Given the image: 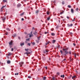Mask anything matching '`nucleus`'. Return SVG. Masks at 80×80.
Instances as JSON below:
<instances>
[{"label": "nucleus", "mask_w": 80, "mask_h": 80, "mask_svg": "<svg viewBox=\"0 0 80 80\" xmlns=\"http://www.w3.org/2000/svg\"><path fill=\"white\" fill-rule=\"evenodd\" d=\"M1 18L2 19V20L3 21V23L5 22V20H6V17H1Z\"/></svg>", "instance_id": "1"}, {"label": "nucleus", "mask_w": 80, "mask_h": 80, "mask_svg": "<svg viewBox=\"0 0 80 80\" xmlns=\"http://www.w3.org/2000/svg\"><path fill=\"white\" fill-rule=\"evenodd\" d=\"M23 64V62H20L19 63V65H20V67H22V65Z\"/></svg>", "instance_id": "2"}, {"label": "nucleus", "mask_w": 80, "mask_h": 80, "mask_svg": "<svg viewBox=\"0 0 80 80\" xmlns=\"http://www.w3.org/2000/svg\"><path fill=\"white\" fill-rule=\"evenodd\" d=\"M68 27H72L73 26V24H68Z\"/></svg>", "instance_id": "3"}, {"label": "nucleus", "mask_w": 80, "mask_h": 80, "mask_svg": "<svg viewBox=\"0 0 80 80\" xmlns=\"http://www.w3.org/2000/svg\"><path fill=\"white\" fill-rule=\"evenodd\" d=\"M9 45H12L13 44V42L12 41H11L10 42H9Z\"/></svg>", "instance_id": "4"}, {"label": "nucleus", "mask_w": 80, "mask_h": 80, "mask_svg": "<svg viewBox=\"0 0 80 80\" xmlns=\"http://www.w3.org/2000/svg\"><path fill=\"white\" fill-rule=\"evenodd\" d=\"M24 53H25V54H27V55H28L29 54H30L31 53H30V52H25Z\"/></svg>", "instance_id": "5"}, {"label": "nucleus", "mask_w": 80, "mask_h": 80, "mask_svg": "<svg viewBox=\"0 0 80 80\" xmlns=\"http://www.w3.org/2000/svg\"><path fill=\"white\" fill-rule=\"evenodd\" d=\"M65 55H66L67 54V53H68V52L66 50L65 51Z\"/></svg>", "instance_id": "6"}, {"label": "nucleus", "mask_w": 80, "mask_h": 80, "mask_svg": "<svg viewBox=\"0 0 80 80\" xmlns=\"http://www.w3.org/2000/svg\"><path fill=\"white\" fill-rule=\"evenodd\" d=\"M12 55V53L11 52H9L8 53V56H10V55Z\"/></svg>", "instance_id": "7"}, {"label": "nucleus", "mask_w": 80, "mask_h": 80, "mask_svg": "<svg viewBox=\"0 0 80 80\" xmlns=\"http://www.w3.org/2000/svg\"><path fill=\"white\" fill-rule=\"evenodd\" d=\"M11 62L10 61V60H8L7 61V63H8V64H9V63H10Z\"/></svg>", "instance_id": "8"}, {"label": "nucleus", "mask_w": 80, "mask_h": 80, "mask_svg": "<svg viewBox=\"0 0 80 80\" xmlns=\"http://www.w3.org/2000/svg\"><path fill=\"white\" fill-rule=\"evenodd\" d=\"M72 22H74L75 20V18H73V19H72Z\"/></svg>", "instance_id": "9"}, {"label": "nucleus", "mask_w": 80, "mask_h": 80, "mask_svg": "<svg viewBox=\"0 0 80 80\" xmlns=\"http://www.w3.org/2000/svg\"><path fill=\"white\" fill-rule=\"evenodd\" d=\"M61 77L63 78H64V77H65V75H61Z\"/></svg>", "instance_id": "10"}, {"label": "nucleus", "mask_w": 80, "mask_h": 80, "mask_svg": "<svg viewBox=\"0 0 80 80\" xmlns=\"http://www.w3.org/2000/svg\"><path fill=\"white\" fill-rule=\"evenodd\" d=\"M20 6H21V4H18L17 5L18 7H20Z\"/></svg>", "instance_id": "11"}, {"label": "nucleus", "mask_w": 80, "mask_h": 80, "mask_svg": "<svg viewBox=\"0 0 80 80\" xmlns=\"http://www.w3.org/2000/svg\"><path fill=\"white\" fill-rule=\"evenodd\" d=\"M6 29L8 31H10V29L8 28H7Z\"/></svg>", "instance_id": "12"}, {"label": "nucleus", "mask_w": 80, "mask_h": 80, "mask_svg": "<svg viewBox=\"0 0 80 80\" xmlns=\"http://www.w3.org/2000/svg\"><path fill=\"white\" fill-rule=\"evenodd\" d=\"M42 59L43 60H46V58L44 57H42Z\"/></svg>", "instance_id": "13"}, {"label": "nucleus", "mask_w": 80, "mask_h": 80, "mask_svg": "<svg viewBox=\"0 0 80 80\" xmlns=\"http://www.w3.org/2000/svg\"><path fill=\"white\" fill-rule=\"evenodd\" d=\"M55 42H56V40H53L52 42V43H55Z\"/></svg>", "instance_id": "14"}, {"label": "nucleus", "mask_w": 80, "mask_h": 80, "mask_svg": "<svg viewBox=\"0 0 80 80\" xmlns=\"http://www.w3.org/2000/svg\"><path fill=\"white\" fill-rule=\"evenodd\" d=\"M71 12H72V13H73L74 12H73V9H71Z\"/></svg>", "instance_id": "15"}, {"label": "nucleus", "mask_w": 80, "mask_h": 80, "mask_svg": "<svg viewBox=\"0 0 80 80\" xmlns=\"http://www.w3.org/2000/svg\"><path fill=\"white\" fill-rule=\"evenodd\" d=\"M56 75H60V72H57Z\"/></svg>", "instance_id": "16"}, {"label": "nucleus", "mask_w": 80, "mask_h": 80, "mask_svg": "<svg viewBox=\"0 0 80 80\" xmlns=\"http://www.w3.org/2000/svg\"><path fill=\"white\" fill-rule=\"evenodd\" d=\"M70 36H71L72 37V35H73V33H72V32H70Z\"/></svg>", "instance_id": "17"}, {"label": "nucleus", "mask_w": 80, "mask_h": 80, "mask_svg": "<svg viewBox=\"0 0 80 80\" xmlns=\"http://www.w3.org/2000/svg\"><path fill=\"white\" fill-rule=\"evenodd\" d=\"M75 77H76V76H74L72 77V79H73V78H75Z\"/></svg>", "instance_id": "18"}, {"label": "nucleus", "mask_w": 80, "mask_h": 80, "mask_svg": "<svg viewBox=\"0 0 80 80\" xmlns=\"http://www.w3.org/2000/svg\"><path fill=\"white\" fill-rule=\"evenodd\" d=\"M23 45H24V43H22L21 44V46H23Z\"/></svg>", "instance_id": "19"}, {"label": "nucleus", "mask_w": 80, "mask_h": 80, "mask_svg": "<svg viewBox=\"0 0 80 80\" xmlns=\"http://www.w3.org/2000/svg\"><path fill=\"white\" fill-rule=\"evenodd\" d=\"M38 12H39V11L37 10L36 12V13H37H37H38Z\"/></svg>", "instance_id": "20"}, {"label": "nucleus", "mask_w": 80, "mask_h": 80, "mask_svg": "<svg viewBox=\"0 0 80 80\" xmlns=\"http://www.w3.org/2000/svg\"><path fill=\"white\" fill-rule=\"evenodd\" d=\"M47 15H49V14H50V12H49V11H48L47 12Z\"/></svg>", "instance_id": "21"}, {"label": "nucleus", "mask_w": 80, "mask_h": 80, "mask_svg": "<svg viewBox=\"0 0 80 80\" xmlns=\"http://www.w3.org/2000/svg\"><path fill=\"white\" fill-rule=\"evenodd\" d=\"M62 5H64L65 4V2L64 1H62Z\"/></svg>", "instance_id": "22"}, {"label": "nucleus", "mask_w": 80, "mask_h": 80, "mask_svg": "<svg viewBox=\"0 0 80 80\" xmlns=\"http://www.w3.org/2000/svg\"><path fill=\"white\" fill-rule=\"evenodd\" d=\"M50 17H49L47 18V20H50Z\"/></svg>", "instance_id": "23"}, {"label": "nucleus", "mask_w": 80, "mask_h": 80, "mask_svg": "<svg viewBox=\"0 0 80 80\" xmlns=\"http://www.w3.org/2000/svg\"><path fill=\"white\" fill-rule=\"evenodd\" d=\"M63 12H64L63 11H62V12H60V14L62 15V13H63Z\"/></svg>", "instance_id": "24"}, {"label": "nucleus", "mask_w": 80, "mask_h": 80, "mask_svg": "<svg viewBox=\"0 0 80 80\" xmlns=\"http://www.w3.org/2000/svg\"><path fill=\"white\" fill-rule=\"evenodd\" d=\"M6 6H3L1 8V10H2L3 8H4V7H5Z\"/></svg>", "instance_id": "25"}, {"label": "nucleus", "mask_w": 80, "mask_h": 80, "mask_svg": "<svg viewBox=\"0 0 80 80\" xmlns=\"http://www.w3.org/2000/svg\"><path fill=\"white\" fill-rule=\"evenodd\" d=\"M51 35H52V36H55V33H52Z\"/></svg>", "instance_id": "26"}, {"label": "nucleus", "mask_w": 80, "mask_h": 80, "mask_svg": "<svg viewBox=\"0 0 80 80\" xmlns=\"http://www.w3.org/2000/svg\"><path fill=\"white\" fill-rule=\"evenodd\" d=\"M45 79H46V77H44L43 78V80H45Z\"/></svg>", "instance_id": "27"}, {"label": "nucleus", "mask_w": 80, "mask_h": 80, "mask_svg": "<svg viewBox=\"0 0 80 80\" xmlns=\"http://www.w3.org/2000/svg\"><path fill=\"white\" fill-rule=\"evenodd\" d=\"M31 43H32V45H35V43L34 42H31Z\"/></svg>", "instance_id": "28"}, {"label": "nucleus", "mask_w": 80, "mask_h": 80, "mask_svg": "<svg viewBox=\"0 0 80 80\" xmlns=\"http://www.w3.org/2000/svg\"><path fill=\"white\" fill-rule=\"evenodd\" d=\"M28 78H32V77L29 76L28 77Z\"/></svg>", "instance_id": "29"}, {"label": "nucleus", "mask_w": 80, "mask_h": 80, "mask_svg": "<svg viewBox=\"0 0 80 80\" xmlns=\"http://www.w3.org/2000/svg\"><path fill=\"white\" fill-rule=\"evenodd\" d=\"M69 54H70V55H71V54H72V52L70 51L69 52Z\"/></svg>", "instance_id": "30"}, {"label": "nucleus", "mask_w": 80, "mask_h": 80, "mask_svg": "<svg viewBox=\"0 0 80 80\" xmlns=\"http://www.w3.org/2000/svg\"><path fill=\"white\" fill-rule=\"evenodd\" d=\"M68 8H71V6H70V5H69L68 6Z\"/></svg>", "instance_id": "31"}, {"label": "nucleus", "mask_w": 80, "mask_h": 80, "mask_svg": "<svg viewBox=\"0 0 80 80\" xmlns=\"http://www.w3.org/2000/svg\"><path fill=\"white\" fill-rule=\"evenodd\" d=\"M26 41H30V39L29 38L27 39Z\"/></svg>", "instance_id": "32"}, {"label": "nucleus", "mask_w": 80, "mask_h": 80, "mask_svg": "<svg viewBox=\"0 0 80 80\" xmlns=\"http://www.w3.org/2000/svg\"><path fill=\"white\" fill-rule=\"evenodd\" d=\"M32 35H33L32 34L31 35H29V37L31 38V37H32Z\"/></svg>", "instance_id": "33"}, {"label": "nucleus", "mask_w": 80, "mask_h": 80, "mask_svg": "<svg viewBox=\"0 0 80 80\" xmlns=\"http://www.w3.org/2000/svg\"><path fill=\"white\" fill-rule=\"evenodd\" d=\"M28 46H30V45H31L30 43H28Z\"/></svg>", "instance_id": "34"}, {"label": "nucleus", "mask_w": 80, "mask_h": 80, "mask_svg": "<svg viewBox=\"0 0 80 80\" xmlns=\"http://www.w3.org/2000/svg\"><path fill=\"white\" fill-rule=\"evenodd\" d=\"M67 50V49L63 48L62 49L63 51H65V50Z\"/></svg>", "instance_id": "35"}, {"label": "nucleus", "mask_w": 80, "mask_h": 80, "mask_svg": "<svg viewBox=\"0 0 80 80\" xmlns=\"http://www.w3.org/2000/svg\"><path fill=\"white\" fill-rule=\"evenodd\" d=\"M15 75H18V73H15Z\"/></svg>", "instance_id": "36"}, {"label": "nucleus", "mask_w": 80, "mask_h": 80, "mask_svg": "<svg viewBox=\"0 0 80 80\" xmlns=\"http://www.w3.org/2000/svg\"><path fill=\"white\" fill-rule=\"evenodd\" d=\"M60 52L62 54L63 53V51L62 50H60Z\"/></svg>", "instance_id": "37"}, {"label": "nucleus", "mask_w": 80, "mask_h": 80, "mask_svg": "<svg viewBox=\"0 0 80 80\" xmlns=\"http://www.w3.org/2000/svg\"><path fill=\"white\" fill-rule=\"evenodd\" d=\"M46 52H48V50L47 49H46Z\"/></svg>", "instance_id": "38"}, {"label": "nucleus", "mask_w": 80, "mask_h": 80, "mask_svg": "<svg viewBox=\"0 0 80 80\" xmlns=\"http://www.w3.org/2000/svg\"><path fill=\"white\" fill-rule=\"evenodd\" d=\"M48 43H49V42H47V43L46 44V45H45L46 46H47V45H48Z\"/></svg>", "instance_id": "39"}, {"label": "nucleus", "mask_w": 80, "mask_h": 80, "mask_svg": "<svg viewBox=\"0 0 80 80\" xmlns=\"http://www.w3.org/2000/svg\"><path fill=\"white\" fill-rule=\"evenodd\" d=\"M74 57L75 58H76V57H77V55H76V53L74 54Z\"/></svg>", "instance_id": "40"}, {"label": "nucleus", "mask_w": 80, "mask_h": 80, "mask_svg": "<svg viewBox=\"0 0 80 80\" xmlns=\"http://www.w3.org/2000/svg\"><path fill=\"white\" fill-rule=\"evenodd\" d=\"M52 80H55V77H53L52 78Z\"/></svg>", "instance_id": "41"}, {"label": "nucleus", "mask_w": 80, "mask_h": 80, "mask_svg": "<svg viewBox=\"0 0 80 80\" xmlns=\"http://www.w3.org/2000/svg\"><path fill=\"white\" fill-rule=\"evenodd\" d=\"M25 51H28V49H25Z\"/></svg>", "instance_id": "42"}, {"label": "nucleus", "mask_w": 80, "mask_h": 80, "mask_svg": "<svg viewBox=\"0 0 80 80\" xmlns=\"http://www.w3.org/2000/svg\"><path fill=\"white\" fill-rule=\"evenodd\" d=\"M23 13H22L21 14H20L21 16H22V15H23Z\"/></svg>", "instance_id": "43"}, {"label": "nucleus", "mask_w": 80, "mask_h": 80, "mask_svg": "<svg viewBox=\"0 0 80 80\" xmlns=\"http://www.w3.org/2000/svg\"><path fill=\"white\" fill-rule=\"evenodd\" d=\"M76 11H78V8H77L76 9Z\"/></svg>", "instance_id": "44"}, {"label": "nucleus", "mask_w": 80, "mask_h": 80, "mask_svg": "<svg viewBox=\"0 0 80 80\" xmlns=\"http://www.w3.org/2000/svg\"><path fill=\"white\" fill-rule=\"evenodd\" d=\"M9 46L10 47V48H12V45H9Z\"/></svg>", "instance_id": "45"}, {"label": "nucleus", "mask_w": 80, "mask_h": 80, "mask_svg": "<svg viewBox=\"0 0 80 80\" xmlns=\"http://www.w3.org/2000/svg\"><path fill=\"white\" fill-rule=\"evenodd\" d=\"M16 36V34H14L13 35V37H15Z\"/></svg>", "instance_id": "46"}, {"label": "nucleus", "mask_w": 80, "mask_h": 80, "mask_svg": "<svg viewBox=\"0 0 80 80\" xmlns=\"http://www.w3.org/2000/svg\"><path fill=\"white\" fill-rule=\"evenodd\" d=\"M3 2H7V0H2Z\"/></svg>", "instance_id": "47"}, {"label": "nucleus", "mask_w": 80, "mask_h": 80, "mask_svg": "<svg viewBox=\"0 0 80 80\" xmlns=\"http://www.w3.org/2000/svg\"><path fill=\"white\" fill-rule=\"evenodd\" d=\"M36 41L37 43H38V40H36Z\"/></svg>", "instance_id": "48"}, {"label": "nucleus", "mask_w": 80, "mask_h": 80, "mask_svg": "<svg viewBox=\"0 0 80 80\" xmlns=\"http://www.w3.org/2000/svg\"><path fill=\"white\" fill-rule=\"evenodd\" d=\"M73 45H74V47H75L76 44L74 43H73Z\"/></svg>", "instance_id": "49"}, {"label": "nucleus", "mask_w": 80, "mask_h": 80, "mask_svg": "<svg viewBox=\"0 0 80 80\" xmlns=\"http://www.w3.org/2000/svg\"><path fill=\"white\" fill-rule=\"evenodd\" d=\"M11 51H12V52H13V48H12L11 49Z\"/></svg>", "instance_id": "50"}, {"label": "nucleus", "mask_w": 80, "mask_h": 80, "mask_svg": "<svg viewBox=\"0 0 80 80\" xmlns=\"http://www.w3.org/2000/svg\"><path fill=\"white\" fill-rule=\"evenodd\" d=\"M22 20V21H23V20H24V19H23V18H22L21 19Z\"/></svg>", "instance_id": "51"}, {"label": "nucleus", "mask_w": 80, "mask_h": 80, "mask_svg": "<svg viewBox=\"0 0 80 80\" xmlns=\"http://www.w3.org/2000/svg\"><path fill=\"white\" fill-rule=\"evenodd\" d=\"M67 18H68V19H69V17H68V16H67Z\"/></svg>", "instance_id": "52"}, {"label": "nucleus", "mask_w": 80, "mask_h": 80, "mask_svg": "<svg viewBox=\"0 0 80 80\" xmlns=\"http://www.w3.org/2000/svg\"><path fill=\"white\" fill-rule=\"evenodd\" d=\"M44 33H45V34H47V32H44Z\"/></svg>", "instance_id": "53"}, {"label": "nucleus", "mask_w": 80, "mask_h": 80, "mask_svg": "<svg viewBox=\"0 0 80 80\" xmlns=\"http://www.w3.org/2000/svg\"><path fill=\"white\" fill-rule=\"evenodd\" d=\"M65 60H66V59L65 58L64 59V60H63V61H65Z\"/></svg>", "instance_id": "54"}, {"label": "nucleus", "mask_w": 80, "mask_h": 80, "mask_svg": "<svg viewBox=\"0 0 80 80\" xmlns=\"http://www.w3.org/2000/svg\"><path fill=\"white\" fill-rule=\"evenodd\" d=\"M59 27L58 26H57L56 27V28H58Z\"/></svg>", "instance_id": "55"}, {"label": "nucleus", "mask_w": 80, "mask_h": 80, "mask_svg": "<svg viewBox=\"0 0 80 80\" xmlns=\"http://www.w3.org/2000/svg\"><path fill=\"white\" fill-rule=\"evenodd\" d=\"M45 68H46V70H47V67H45Z\"/></svg>", "instance_id": "56"}, {"label": "nucleus", "mask_w": 80, "mask_h": 80, "mask_svg": "<svg viewBox=\"0 0 80 80\" xmlns=\"http://www.w3.org/2000/svg\"><path fill=\"white\" fill-rule=\"evenodd\" d=\"M1 12H3V10L2 9H1Z\"/></svg>", "instance_id": "57"}, {"label": "nucleus", "mask_w": 80, "mask_h": 80, "mask_svg": "<svg viewBox=\"0 0 80 80\" xmlns=\"http://www.w3.org/2000/svg\"><path fill=\"white\" fill-rule=\"evenodd\" d=\"M18 38L19 39V40H20V37H18Z\"/></svg>", "instance_id": "58"}, {"label": "nucleus", "mask_w": 80, "mask_h": 80, "mask_svg": "<svg viewBox=\"0 0 80 80\" xmlns=\"http://www.w3.org/2000/svg\"><path fill=\"white\" fill-rule=\"evenodd\" d=\"M33 32L32 31H31V34H32V33Z\"/></svg>", "instance_id": "59"}, {"label": "nucleus", "mask_w": 80, "mask_h": 80, "mask_svg": "<svg viewBox=\"0 0 80 80\" xmlns=\"http://www.w3.org/2000/svg\"><path fill=\"white\" fill-rule=\"evenodd\" d=\"M34 27L32 28V30H34Z\"/></svg>", "instance_id": "60"}, {"label": "nucleus", "mask_w": 80, "mask_h": 80, "mask_svg": "<svg viewBox=\"0 0 80 80\" xmlns=\"http://www.w3.org/2000/svg\"><path fill=\"white\" fill-rule=\"evenodd\" d=\"M6 35H8V33H6Z\"/></svg>", "instance_id": "61"}, {"label": "nucleus", "mask_w": 80, "mask_h": 80, "mask_svg": "<svg viewBox=\"0 0 80 80\" xmlns=\"http://www.w3.org/2000/svg\"><path fill=\"white\" fill-rule=\"evenodd\" d=\"M58 22H59V23H60V20H59L58 21Z\"/></svg>", "instance_id": "62"}, {"label": "nucleus", "mask_w": 80, "mask_h": 80, "mask_svg": "<svg viewBox=\"0 0 80 80\" xmlns=\"http://www.w3.org/2000/svg\"><path fill=\"white\" fill-rule=\"evenodd\" d=\"M70 60H72V59H71V58H70Z\"/></svg>", "instance_id": "63"}, {"label": "nucleus", "mask_w": 80, "mask_h": 80, "mask_svg": "<svg viewBox=\"0 0 80 80\" xmlns=\"http://www.w3.org/2000/svg\"><path fill=\"white\" fill-rule=\"evenodd\" d=\"M38 38V40H39L40 39V38Z\"/></svg>", "instance_id": "64"}]
</instances>
